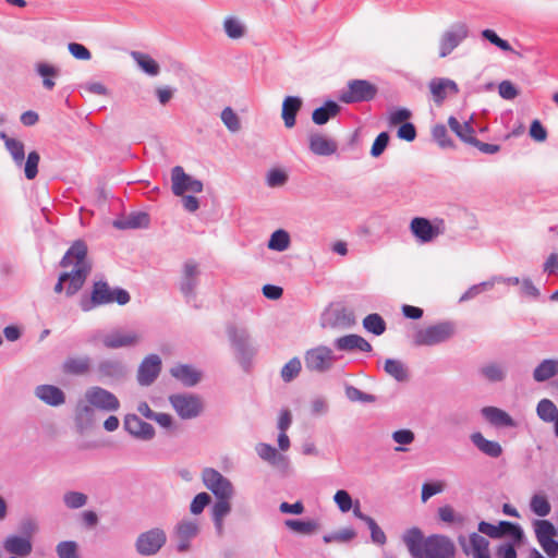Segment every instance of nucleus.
<instances>
[{
  "mask_svg": "<svg viewBox=\"0 0 558 558\" xmlns=\"http://www.w3.org/2000/svg\"><path fill=\"white\" fill-rule=\"evenodd\" d=\"M8 151L10 153L13 161L17 167H21L24 162L25 158V150H24V144L19 140H10L7 141V147Z\"/></svg>",
  "mask_w": 558,
  "mask_h": 558,
  "instance_id": "obj_51",
  "label": "nucleus"
},
{
  "mask_svg": "<svg viewBox=\"0 0 558 558\" xmlns=\"http://www.w3.org/2000/svg\"><path fill=\"white\" fill-rule=\"evenodd\" d=\"M209 501L210 496L207 493H199L193 498L190 506V511L193 514H199L203 512V510L209 504Z\"/></svg>",
  "mask_w": 558,
  "mask_h": 558,
  "instance_id": "obj_62",
  "label": "nucleus"
},
{
  "mask_svg": "<svg viewBox=\"0 0 558 558\" xmlns=\"http://www.w3.org/2000/svg\"><path fill=\"white\" fill-rule=\"evenodd\" d=\"M498 92L501 98L512 100L519 95L518 88L510 81H502L499 83Z\"/></svg>",
  "mask_w": 558,
  "mask_h": 558,
  "instance_id": "obj_64",
  "label": "nucleus"
},
{
  "mask_svg": "<svg viewBox=\"0 0 558 558\" xmlns=\"http://www.w3.org/2000/svg\"><path fill=\"white\" fill-rule=\"evenodd\" d=\"M87 496L81 492H66L63 495V502L69 509H80L87 504Z\"/></svg>",
  "mask_w": 558,
  "mask_h": 558,
  "instance_id": "obj_50",
  "label": "nucleus"
},
{
  "mask_svg": "<svg viewBox=\"0 0 558 558\" xmlns=\"http://www.w3.org/2000/svg\"><path fill=\"white\" fill-rule=\"evenodd\" d=\"M483 417L495 427H515V421L504 410L496 407H484L481 410Z\"/></svg>",
  "mask_w": 558,
  "mask_h": 558,
  "instance_id": "obj_26",
  "label": "nucleus"
},
{
  "mask_svg": "<svg viewBox=\"0 0 558 558\" xmlns=\"http://www.w3.org/2000/svg\"><path fill=\"white\" fill-rule=\"evenodd\" d=\"M148 225L149 216L143 211L132 213L128 217L113 221V226L120 230L147 228Z\"/></svg>",
  "mask_w": 558,
  "mask_h": 558,
  "instance_id": "obj_33",
  "label": "nucleus"
},
{
  "mask_svg": "<svg viewBox=\"0 0 558 558\" xmlns=\"http://www.w3.org/2000/svg\"><path fill=\"white\" fill-rule=\"evenodd\" d=\"M469 36L465 23H456L447 29L439 40V57L449 56Z\"/></svg>",
  "mask_w": 558,
  "mask_h": 558,
  "instance_id": "obj_14",
  "label": "nucleus"
},
{
  "mask_svg": "<svg viewBox=\"0 0 558 558\" xmlns=\"http://www.w3.org/2000/svg\"><path fill=\"white\" fill-rule=\"evenodd\" d=\"M100 341L109 350L132 348L140 343L141 335L135 330L116 328L102 335Z\"/></svg>",
  "mask_w": 558,
  "mask_h": 558,
  "instance_id": "obj_10",
  "label": "nucleus"
},
{
  "mask_svg": "<svg viewBox=\"0 0 558 558\" xmlns=\"http://www.w3.org/2000/svg\"><path fill=\"white\" fill-rule=\"evenodd\" d=\"M199 533V523L195 519H183L177 523L173 535L177 539V550L185 553L191 547V542Z\"/></svg>",
  "mask_w": 558,
  "mask_h": 558,
  "instance_id": "obj_16",
  "label": "nucleus"
},
{
  "mask_svg": "<svg viewBox=\"0 0 558 558\" xmlns=\"http://www.w3.org/2000/svg\"><path fill=\"white\" fill-rule=\"evenodd\" d=\"M223 31L231 39H239L245 35V25L235 16H227L223 21Z\"/></svg>",
  "mask_w": 558,
  "mask_h": 558,
  "instance_id": "obj_41",
  "label": "nucleus"
},
{
  "mask_svg": "<svg viewBox=\"0 0 558 558\" xmlns=\"http://www.w3.org/2000/svg\"><path fill=\"white\" fill-rule=\"evenodd\" d=\"M482 36H483V38H485L486 40H488L490 44H493V45H495L496 47H498L500 50H502V51H508V52H512L513 54L518 56L519 58H522V57H523V56H522V53H520L519 51L514 50V49L511 47V45H510L507 40H505V39L500 38V37L496 34V32H495V31L489 29V28L484 29V31L482 32Z\"/></svg>",
  "mask_w": 558,
  "mask_h": 558,
  "instance_id": "obj_46",
  "label": "nucleus"
},
{
  "mask_svg": "<svg viewBox=\"0 0 558 558\" xmlns=\"http://www.w3.org/2000/svg\"><path fill=\"white\" fill-rule=\"evenodd\" d=\"M533 527L536 539L546 555L550 558L558 556V542L554 538L556 535L554 524L547 520H534Z\"/></svg>",
  "mask_w": 558,
  "mask_h": 558,
  "instance_id": "obj_11",
  "label": "nucleus"
},
{
  "mask_svg": "<svg viewBox=\"0 0 558 558\" xmlns=\"http://www.w3.org/2000/svg\"><path fill=\"white\" fill-rule=\"evenodd\" d=\"M86 257L87 245L81 240L75 241L60 262L61 267L73 266V269L59 275L53 289L56 293H61L65 290V295L70 298L82 289L92 270V265Z\"/></svg>",
  "mask_w": 558,
  "mask_h": 558,
  "instance_id": "obj_1",
  "label": "nucleus"
},
{
  "mask_svg": "<svg viewBox=\"0 0 558 558\" xmlns=\"http://www.w3.org/2000/svg\"><path fill=\"white\" fill-rule=\"evenodd\" d=\"M480 373L492 383L502 381L506 377L505 369L497 363H488L482 366Z\"/></svg>",
  "mask_w": 558,
  "mask_h": 558,
  "instance_id": "obj_49",
  "label": "nucleus"
},
{
  "mask_svg": "<svg viewBox=\"0 0 558 558\" xmlns=\"http://www.w3.org/2000/svg\"><path fill=\"white\" fill-rule=\"evenodd\" d=\"M35 396L51 407H59L65 402L64 392L53 385H39L35 389Z\"/></svg>",
  "mask_w": 558,
  "mask_h": 558,
  "instance_id": "obj_24",
  "label": "nucleus"
},
{
  "mask_svg": "<svg viewBox=\"0 0 558 558\" xmlns=\"http://www.w3.org/2000/svg\"><path fill=\"white\" fill-rule=\"evenodd\" d=\"M335 347L340 351H361V352H371L372 345L371 343L359 335H347L335 340Z\"/></svg>",
  "mask_w": 558,
  "mask_h": 558,
  "instance_id": "obj_23",
  "label": "nucleus"
},
{
  "mask_svg": "<svg viewBox=\"0 0 558 558\" xmlns=\"http://www.w3.org/2000/svg\"><path fill=\"white\" fill-rule=\"evenodd\" d=\"M530 509L537 517L544 518L550 513L551 506L545 495L535 494L531 498Z\"/></svg>",
  "mask_w": 558,
  "mask_h": 558,
  "instance_id": "obj_44",
  "label": "nucleus"
},
{
  "mask_svg": "<svg viewBox=\"0 0 558 558\" xmlns=\"http://www.w3.org/2000/svg\"><path fill=\"white\" fill-rule=\"evenodd\" d=\"M291 239L289 233L283 229H278L270 235L268 248L276 252H283L289 248Z\"/></svg>",
  "mask_w": 558,
  "mask_h": 558,
  "instance_id": "obj_42",
  "label": "nucleus"
},
{
  "mask_svg": "<svg viewBox=\"0 0 558 558\" xmlns=\"http://www.w3.org/2000/svg\"><path fill=\"white\" fill-rule=\"evenodd\" d=\"M220 117H221V121L223 122V124L227 126V129L230 132L235 133L241 129L240 119H239L238 114L232 110V108L226 107L221 111Z\"/></svg>",
  "mask_w": 558,
  "mask_h": 558,
  "instance_id": "obj_52",
  "label": "nucleus"
},
{
  "mask_svg": "<svg viewBox=\"0 0 558 558\" xmlns=\"http://www.w3.org/2000/svg\"><path fill=\"white\" fill-rule=\"evenodd\" d=\"M203 483L217 499L232 498L234 487L229 478L215 469L207 468L202 473Z\"/></svg>",
  "mask_w": 558,
  "mask_h": 558,
  "instance_id": "obj_8",
  "label": "nucleus"
},
{
  "mask_svg": "<svg viewBox=\"0 0 558 558\" xmlns=\"http://www.w3.org/2000/svg\"><path fill=\"white\" fill-rule=\"evenodd\" d=\"M432 135L440 147L449 148L453 146L452 140L444 124H436L432 130Z\"/></svg>",
  "mask_w": 558,
  "mask_h": 558,
  "instance_id": "obj_55",
  "label": "nucleus"
},
{
  "mask_svg": "<svg viewBox=\"0 0 558 558\" xmlns=\"http://www.w3.org/2000/svg\"><path fill=\"white\" fill-rule=\"evenodd\" d=\"M304 360L307 369L324 373L332 367L336 356L330 348L319 345L308 350L305 353Z\"/></svg>",
  "mask_w": 558,
  "mask_h": 558,
  "instance_id": "obj_13",
  "label": "nucleus"
},
{
  "mask_svg": "<svg viewBox=\"0 0 558 558\" xmlns=\"http://www.w3.org/2000/svg\"><path fill=\"white\" fill-rule=\"evenodd\" d=\"M161 371V359L157 354L147 355L138 366L137 381L141 386L151 385Z\"/></svg>",
  "mask_w": 558,
  "mask_h": 558,
  "instance_id": "obj_18",
  "label": "nucleus"
},
{
  "mask_svg": "<svg viewBox=\"0 0 558 558\" xmlns=\"http://www.w3.org/2000/svg\"><path fill=\"white\" fill-rule=\"evenodd\" d=\"M170 404L183 420L197 417L204 409L203 401L192 393H177L169 397Z\"/></svg>",
  "mask_w": 558,
  "mask_h": 558,
  "instance_id": "obj_6",
  "label": "nucleus"
},
{
  "mask_svg": "<svg viewBox=\"0 0 558 558\" xmlns=\"http://www.w3.org/2000/svg\"><path fill=\"white\" fill-rule=\"evenodd\" d=\"M448 125L457 134V136L463 142L472 145L473 141L476 137L474 136V129L470 124V122L460 123L459 120L454 117H449Z\"/></svg>",
  "mask_w": 558,
  "mask_h": 558,
  "instance_id": "obj_39",
  "label": "nucleus"
},
{
  "mask_svg": "<svg viewBox=\"0 0 558 558\" xmlns=\"http://www.w3.org/2000/svg\"><path fill=\"white\" fill-rule=\"evenodd\" d=\"M172 377L181 381L185 387L195 386L202 377L199 371L187 364H179L170 369Z\"/></svg>",
  "mask_w": 558,
  "mask_h": 558,
  "instance_id": "obj_28",
  "label": "nucleus"
},
{
  "mask_svg": "<svg viewBox=\"0 0 558 558\" xmlns=\"http://www.w3.org/2000/svg\"><path fill=\"white\" fill-rule=\"evenodd\" d=\"M3 548L14 557H27L33 550V544L29 536L11 534L3 541Z\"/></svg>",
  "mask_w": 558,
  "mask_h": 558,
  "instance_id": "obj_21",
  "label": "nucleus"
},
{
  "mask_svg": "<svg viewBox=\"0 0 558 558\" xmlns=\"http://www.w3.org/2000/svg\"><path fill=\"white\" fill-rule=\"evenodd\" d=\"M56 551L59 558H80L77 553V544L74 541L60 542Z\"/></svg>",
  "mask_w": 558,
  "mask_h": 558,
  "instance_id": "obj_56",
  "label": "nucleus"
},
{
  "mask_svg": "<svg viewBox=\"0 0 558 558\" xmlns=\"http://www.w3.org/2000/svg\"><path fill=\"white\" fill-rule=\"evenodd\" d=\"M558 375V360L545 359L533 371V379L544 383Z\"/></svg>",
  "mask_w": 558,
  "mask_h": 558,
  "instance_id": "obj_34",
  "label": "nucleus"
},
{
  "mask_svg": "<svg viewBox=\"0 0 558 558\" xmlns=\"http://www.w3.org/2000/svg\"><path fill=\"white\" fill-rule=\"evenodd\" d=\"M40 156L37 151H31L24 165V173L27 180H33L38 173Z\"/></svg>",
  "mask_w": 558,
  "mask_h": 558,
  "instance_id": "obj_57",
  "label": "nucleus"
},
{
  "mask_svg": "<svg viewBox=\"0 0 558 558\" xmlns=\"http://www.w3.org/2000/svg\"><path fill=\"white\" fill-rule=\"evenodd\" d=\"M95 407L86 401L84 397L83 400H80L75 407V420L78 424H89L92 423L95 415Z\"/></svg>",
  "mask_w": 558,
  "mask_h": 558,
  "instance_id": "obj_43",
  "label": "nucleus"
},
{
  "mask_svg": "<svg viewBox=\"0 0 558 558\" xmlns=\"http://www.w3.org/2000/svg\"><path fill=\"white\" fill-rule=\"evenodd\" d=\"M454 335V324L441 322L426 328L418 329L413 338L417 347H432L449 340Z\"/></svg>",
  "mask_w": 558,
  "mask_h": 558,
  "instance_id": "obj_4",
  "label": "nucleus"
},
{
  "mask_svg": "<svg viewBox=\"0 0 558 558\" xmlns=\"http://www.w3.org/2000/svg\"><path fill=\"white\" fill-rule=\"evenodd\" d=\"M284 525L293 532L310 535L318 529V523L313 520L301 521L294 519H288L284 521Z\"/></svg>",
  "mask_w": 558,
  "mask_h": 558,
  "instance_id": "obj_45",
  "label": "nucleus"
},
{
  "mask_svg": "<svg viewBox=\"0 0 558 558\" xmlns=\"http://www.w3.org/2000/svg\"><path fill=\"white\" fill-rule=\"evenodd\" d=\"M97 373L100 378L118 380L125 376V366L118 359H105L98 363Z\"/></svg>",
  "mask_w": 558,
  "mask_h": 558,
  "instance_id": "obj_25",
  "label": "nucleus"
},
{
  "mask_svg": "<svg viewBox=\"0 0 558 558\" xmlns=\"http://www.w3.org/2000/svg\"><path fill=\"white\" fill-rule=\"evenodd\" d=\"M333 501L342 512H348L352 508V498L347 490H338L333 496Z\"/></svg>",
  "mask_w": 558,
  "mask_h": 558,
  "instance_id": "obj_63",
  "label": "nucleus"
},
{
  "mask_svg": "<svg viewBox=\"0 0 558 558\" xmlns=\"http://www.w3.org/2000/svg\"><path fill=\"white\" fill-rule=\"evenodd\" d=\"M536 414L545 423L554 424V433L558 438V408L549 399H542L536 405Z\"/></svg>",
  "mask_w": 558,
  "mask_h": 558,
  "instance_id": "obj_29",
  "label": "nucleus"
},
{
  "mask_svg": "<svg viewBox=\"0 0 558 558\" xmlns=\"http://www.w3.org/2000/svg\"><path fill=\"white\" fill-rule=\"evenodd\" d=\"M256 452L258 454V457L266 461V462H269L274 465L278 464V462L280 460H282V456H280L276 448L272 447L271 445L269 444H265V442H259L256 445Z\"/></svg>",
  "mask_w": 558,
  "mask_h": 558,
  "instance_id": "obj_48",
  "label": "nucleus"
},
{
  "mask_svg": "<svg viewBox=\"0 0 558 558\" xmlns=\"http://www.w3.org/2000/svg\"><path fill=\"white\" fill-rule=\"evenodd\" d=\"M339 105L332 100H328L324 104V106L316 108L313 111V122L318 125L325 124L329 121V119L336 117L339 113Z\"/></svg>",
  "mask_w": 558,
  "mask_h": 558,
  "instance_id": "obj_38",
  "label": "nucleus"
},
{
  "mask_svg": "<svg viewBox=\"0 0 558 558\" xmlns=\"http://www.w3.org/2000/svg\"><path fill=\"white\" fill-rule=\"evenodd\" d=\"M472 444L484 454L498 458L502 454V447L498 441L486 439L482 433L475 432L470 436Z\"/></svg>",
  "mask_w": 558,
  "mask_h": 558,
  "instance_id": "obj_30",
  "label": "nucleus"
},
{
  "mask_svg": "<svg viewBox=\"0 0 558 558\" xmlns=\"http://www.w3.org/2000/svg\"><path fill=\"white\" fill-rule=\"evenodd\" d=\"M363 327L376 336L386 331V323L379 314H369L363 319Z\"/></svg>",
  "mask_w": 558,
  "mask_h": 558,
  "instance_id": "obj_47",
  "label": "nucleus"
},
{
  "mask_svg": "<svg viewBox=\"0 0 558 558\" xmlns=\"http://www.w3.org/2000/svg\"><path fill=\"white\" fill-rule=\"evenodd\" d=\"M201 269L199 265L187 259L182 266L179 289L187 302L195 300L196 289L199 284Z\"/></svg>",
  "mask_w": 558,
  "mask_h": 558,
  "instance_id": "obj_9",
  "label": "nucleus"
},
{
  "mask_svg": "<svg viewBox=\"0 0 558 558\" xmlns=\"http://www.w3.org/2000/svg\"><path fill=\"white\" fill-rule=\"evenodd\" d=\"M308 142L311 151L317 156H330L338 149V145L333 140L318 133L311 134Z\"/></svg>",
  "mask_w": 558,
  "mask_h": 558,
  "instance_id": "obj_27",
  "label": "nucleus"
},
{
  "mask_svg": "<svg viewBox=\"0 0 558 558\" xmlns=\"http://www.w3.org/2000/svg\"><path fill=\"white\" fill-rule=\"evenodd\" d=\"M411 232L423 243H427L441 233L437 226L422 217L413 218L410 223Z\"/></svg>",
  "mask_w": 558,
  "mask_h": 558,
  "instance_id": "obj_22",
  "label": "nucleus"
},
{
  "mask_svg": "<svg viewBox=\"0 0 558 558\" xmlns=\"http://www.w3.org/2000/svg\"><path fill=\"white\" fill-rule=\"evenodd\" d=\"M124 428L132 436L142 440H150L155 437L154 426L141 420L136 414L125 415Z\"/></svg>",
  "mask_w": 558,
  "mask_h": 558,
  "instance_id": "obj_20",
  "label": "nucleus"
},
{
  "mask_svg": "<svg viewBox=\"0 0 558 558\" xmlns=\"http://www.w3.org/2000/svg\"><path fill=\"white\" fill-rule=\"evenodd\" d=\"M459 544L468 556L473 558H490L489 542L476 532L471 533L469 536H459Z\"/></svg>",
  "mask_w": 558,
  "mask_h": 558,
  "instance_id": "obj_17",
  "label": "nucleus"
},
{
  "mask_svg": "<svg viewBox=\"0 0 558 558\" xmlns=\"http://www.w3.org/2000/svg\"><path fill=\"white\" fill-rule=\"evenodd\" d=\"M228 336L240 359L246 361L254 355V349L250 344V336L245 329L229 326Z\"/></svg>",
  "mask_w": 558,
  "mask_h": 558,
  "instance_id": "obj_19",
  "label": "nucleus"
},
{
  "mask_svg": "<svg viewBox=\"0 0 558 558\" xmlns=\"http://www.w3.org/2000/svg\"><path fill=\"white\" fill-rule=\"evenodd\" d=\"M153 421H155L160 427L167 429L172 435L177 434L179 430V425L168 413H156Z\"/></svg>",
  "mask_w": 558,
  "mask_h": 558,
  "instance_id": "obj_58",
  "label": "nucleus"
},
{
  "mask_svg": "<svg viewBox=\"0 0 558 558\" xmlns=\"http://www.w3.org/2000/svg\"><path fill=\"white\" fill-rule=\"evenodd\" d=\"M429 89L437 104L442 102L447 97V90L458 94L459 88L454 81L449 78H434L429 83Z\"/></svg>",
  "mask_w": 558,
  "mask_h": 558,
  "instance_id": "obj_31",
  "label": "nucleus"
},
{
  "mask_svg": "<svg viewBox=\"0 0 558 558\" xmlns=\"http://www.w3.org/2000/svg\"><path fill=\"white\" fill-rule=\"evenodd\" d=\"M130 293L122 288L111 289L107 281L98 280L93 284L90 296H83L80 301L82 311L89 312L98 306L117 302L125 305L130 302Z\"/></svg>",
  "mask_w": 558,
  "mask_h": 558,
  "instance_id": "obj_3",
  "label": "nucleus"
},
{
  "mask_svg": "<svg viewBox=\"0 0 558 558\" xmlns=\"http://www.w3.org/2000/svg\"><path fill=\"white\" fill-rule=\"evenodd\" d=\"M288 181V174L280 169H271L266 175V183L269 187L282 186Z\"/></svg>",
  "mask_w": 558,
  "mask_h": 558,
  "instance_id": "obj_59",
  "label": "nucleus"
},
{
  "mask_svg": "<svg viewBox=\"0 0 558 558\" xmlns=\"http://www.w3.org/2000/svg\"><path fill=\"white\" fill-rule=\"evenodd\" d=\"M345 396L352 402L372 403L376 400L375 396L363 392L354 386L345 387Z\"/></svg>",
  "mask_w": 558,
  "mask_h": 558,
  "instance_id": "obj_54",
  "label": "nucleus"
},
{
  "mask_svg": "<svg viewBox=\"0 0 558 558\" xmlns=\"http://www.w3.org/2000/svg\"><path fill=\"white\" fill-rule=\"evenodd\" d=\"M301 361L298 357L291 359L281 369V378L284 383L294 379L301 372Z\"/></svg>",
  "mask_w": 558,
  "mask_h": 558,
  "instance_id": "obj_53",
  "label": "nucleus"
},
{
  "mask_svg": "<svg viewBox=\"0 0 558 558\" xmlns=\"http://www.w3.org/2000/svg\"><path fill=\"white\" fill-rule=\"evenodd\" d=\"M131 57L144 73L150 76H157L159 74V64L148 53L132 51Z\"/></svg>",
  "mask_w": 558,
  "mask_h": 558,
  "instance_id": "obj_37",
  "label": "nucleus"
},
{
  "mask_svg": "<svg viewBox=\"0 0 558 558\" xmlns=\"http://www.w3.org/2000/svg\"><path fill=\"white\" fill-rule=\"evenodd\" d=\"M166 542V532L160 527H154L137 536L135 549L142 556H153L165 546Z\"/></svg>",
  "mask_w": 558,
  "mask_h": 558,
  "instance_id": "obj_7",
  "label": "nucleus"
},
{
  "mask_svg": "<svg viewBox=\"0 0 558 558\" xmlns=\"http://www.w3.org/2000/svg\"><path fill=\"white\" fill-rule=\"evenodd\" d=\"M92 360L88 356L69 357L64 361L62 369L70 375H85L89 372Z\"/></svg>",
  "mask_w": 558,
  "mask_h": 558,
  "instance_id": "obj_36",
  "label": "nucleus"
},
{
  "mask_svg": "<svg viewBox=\"0 0 558 558\" xmlns=\"http://www.w3.org/2000/svg\"><path fill=\"white\" fill-rule=\"evenodd\" d=\"M388 143L389 134L387 132L379 133L372 145L371 155L373 157H379L386 149Z\"/></svg>",
  "mask_w": 558,
  "mask_h": 558,
  "instance_id": "obj_61",
  "label": "nucleus"
},
{
  "mask_svg": "<svg viewBox=\"0 0 558 558\" xmlns=\"http://www.w3.org/2000/svg\"><path fill=\"white\" fill-rule=\"evenodd\" d=\"M36 73L43 78V87L46 90H52L56 87V78L60 76L61 70L48 62H37L35 64Z\"/></svg>",
  "mask_w": 558,
  "mask_h": 558,
  "instance_id": "obj_32",
  "label": "nucleus"
},
{
  "mask_svg": "<svg viewBox=\"0 0 558 558\" xmlns=\"http://www.w3.org/2000/svg\"><path fill=\"white\" fill-rule=\"evenodd\" d=\"M377 88L366 80H352L348 87L342 89L338 99L344 104L369 101L375 98Z\"/></svg>",
  "mask_w": 558,
  "mask_h": 558,
  "instance_id": "obj_5",
  "label": "nucleus"
},
{
  "mask_svg": "<svg viewBox=\"0 0 558 558\" xmlns=\"http://www.w3.org/2000/svg\"><path fill=\"white\" fill-rule=\"evenodd\" d=\"M171 181L172 193L175 196H183L185 192L201 193L203 191L202 181L185 173L181 166L172 168Z\"/></svg>",
  "mask_w": 558,
  "mask_h": 558,
  "instance_id": "obj_15",
  "label": "nucleus"
},
{
  "mask_svg": "<svg viewBox=\"0 0 558 558\" xmlns=\"http://www.w3.org/2000/svg\"><path fill=\"white\" fill-rule=\"evenodd\" d=\"M385 372L395 378L397 381H405L409 378L408 369L405 365L395 359H387L384 365Z\"/></svg>",
  "mask_w": 558,
  "mask_h": 558,
  "instance_id": "obj_40",
  "label": "nucleus"
},
{
  "mask_svg": "<svg viewBox=\"0 0 558 558\" xmlns=\"http://www.w3.org/2000/svg\"><path fill=\"white\" fill-rule=\"evenodd\" d=\"M230 499L231 498L217 499L211 509V517L225 519L231 511Z\"/></svg>",
  "mask_w": 558,
  "mask_h": 558,
  "instance_id": "obj_60",
  "label": "nucleus"
},
{
  "mask_svg": "<svg viewBox=\"0 0 558 558\" xmlns=\"http://www.w3.org/2000/svg\"><path fill=\"white\" fill-rule=\"evenodd\" d=\"M410 554L413 558H452L453 544L446 536L432 535L423 537L420 529L412 527L403 535Z\"/></svg>",
  "mask_w": 558,
  "mask_h": 558,
  "instance_id": "obj_2",
  "label": "nucleus"
},
{
  "mask_svg": "<svg viewBox=\"0 0 558 558\" xmlns=\"http://www.w3.org/2000/svg\"><path fill=\"white\" fill-rule=\"evenodd\" d=\"M85 398L96 410L102 412H116L120 408L119 399L109 390L93 386L85 391Z\"/></svg>",
  "mask_w": 558,
  "mask_h": 558,
  "instance_id": "obj_12",
  "label": "nucleus"
},
{
  "mask_svg": "<svg viewBox=\"0 0 558 558\" xmlns=\"http://www.w3.org/2000/svg\"><path fill=\"white\" fill-rule=\"evenodd\" d=\"M301 106L302 100L300 97L288 96L284 98L282 104V119L286 128L291 129L295 125V117Z\"/></svg>",
  "mask_w": 558,
  "mask_h": 558,
  "instance_id": "obj_35",
  "label": "nucleus"
}]
</instances>
